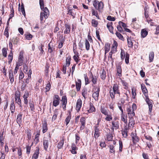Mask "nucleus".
I'll list each match as a JSON object with an SVG mask.
<instances>
[{
	"instance_id": "obj_50",
	"label": "nucleus",
	"mask_w": 159,
	"mask_h": 159,
	"mask_svg": "<svg viewBox=\"0 0 159 159\" xmlns=\"http://www.w3.org/2000/svg\"><path fill=\"white\" fill-rule=\"evenodd\" d=\"M9 30L7 28H6L4 34V35L6 36L7 38H8L9 37V33H8Z\"/></svg>"
},
{
	"instance_id": "obj_33",
	"label": "nucleus",
	"mask_w": 159,
	"mask_h": 159,
	"mask_svg": "<svg viewBox=\"0 0 159 159\" xmlns=\"http://www.w3.org/2000/svg\"><path fill=\"white\" fill-rule=\"evenodd\" d=\"M62 103V106L64 110L66 108V106L67 103V100H61Z\"/></svg>"
},
{
	"instance_id": "obj_31",
	"label": "nucleus",
	"mask_w": 159,
	"mask_h": 159,
	"mask_svg": "<svg viewBox=\"0 0 159 159\" xmlns=\"http://www.w3.org/2000/svg\"><path fill=\"white\" fill-rule=\"evenodd\" d=\"M127 43L128 47L129 48H132L133 46V43L132 42L131 39H129V37L127 38Z\"/></svg>"
},
{
	"instance_id": "obj_23",
	"label": "nucleus",
	"mask_w": 159,
	"mask_h": 159,
	"mask_svg": "<svg viewBox=\"0 0 159 159\" xmlns=\"http://www.w3.org/2000/svg\"><path fill=\"white\" fill-rule=\"evenodd\" d=\"M43 145L44 149L45 150H47L48 146V141L46 140H43Z\"/></svg>"
},
{
	"instance_id": "obj_14",
	"label": "nucleus",
	"mask_w": 159,
	"mask_h": 159,
	"mask_svg": "<svg viewBox=\"0 0 159 159\" xmlns=\"http://www.w3.org/2000/svg\"><path fill=\"white\" fill-rule=\"evenodd\" d=\"M39 154V149H36L33 154L32 159H37L38 158Z\"/></svg>"
},
{
	"instance_id": "obj_4",
	"label": "nucleus",
	"mask_w": 159,
	"mask_h": 159,
	"mask_svg": "<svg viewBox=\"0 0 159 159\" xmlns=\"http://www.w3.org/2000/svg\"><path fill=\"white\" fill-rule=\"evenodd\" d=\"M24 59V52L21 51L19 54L18 61L16 63V64H18L20 66L22 65L23 63Z\"/></svg>"
},
{
	"instance_id": "obj_57",
	"label": "nucleus",
	"mask_w": 159,
	"mask_h": 159,
	"mask_svg": "<svg viewBox=\"0 0 159 159\" xmlns=\"http://www.w3.org/2000/svg\"><path fill=\"white\" fill-rule=\"evenodd\" d=\"M59 103V100H53V104L55 107H57Z\"/></svg>"
},
{
	"instance_id": "obj_47",
	"label": "nucleus",
	"mask_w": 159,
	"mask_h": 159,
	"mask_svg": "<svg viewBox=\"0 0 159 159\" xmlns=\"http://www.w3.org/2000/svg\"><path fill=\"white\" fill-rule=\"evenodd\" d=\"M107 139L108 141H111L112 139V135L110 133L107 134Z\"/></svg>"
},
{
	"instance_id": "obj_29",
	"label": "nucleus",
	"mask_w": 159,
	"mask_h": 159,
	"mask_svg": "<svg viewBox=\"0 0 159 159\" xmlns=\"http://www.w3.org/2000/svg\"><path fill=\"white\" fill-rule=\"evenodd\" d=\"M48 130V127L47 124L46 122L43 124V133H45Z\"/></svg>"
},
{
	"instance_id": "obj_58",
	"label": "nucleus",
	"mask_w": 159,
	"mask_h": 159,
	"mask_svg": "<svg viewBox=\"0 0 159 159\" xmlns=\"http://www.w3.org/2000/svg\"><path fill=\"white\" fill-rule=\"evenodd\" d=\"M30 109L31 111H33L34 110V103L32 102H30Z\"/></svg>"
},
{
	"instance_id": "obj_9",
	"label": "nucleus",
	"mask_w": 159,
	"mask_h": 159,
	"mask_svg": "<svg viewBox=\"0 0 159 159\" xmlns=\"http://www.w3.org/2000/svg\"><path fill=\"white\" fill-rule=\"evenodd\" d=\"M146 101L148 106L149 111L151 113L152 110L153 101L152 100H146Z\"/></svg>"
},
{
	"instance_id": "obj_1",
	"label": "nucleus",
	"mask_w": 159,
	"mask_h": 159,
	"mask_svg": "<svg viewBox=\"0 0 159 159\" xmlns=\"http://www.w3.org/2000/svg\"><path fill=\"white\" fill-rule=\"evenodd\" d=\"M39 0V4L40 5V8L42 10L43 12H41L40 13V20L41 23H43V18L45 19L47 18L49 16V11L47 7H44V3L43 0Z\"/></svg>"
},
{
	"instance_id": "obj_18",
	"label": "nucleus",
	"mask_w": 159,
	"mask_h": 159,
	"mask_svg": "<svg viewBox=\"0 0 159 159\" xmlns=\"http://www.w3.org/2000/svg\"><path fill=\"white\" fill-rule=\"evenodd\" d=\"M95 132L94 134V137L95 138H97L99 135V130L98 128V127L97 126H95Z\"/></svg>"
},
{
	"instance_id": "obj_36",
	"label": "nucleus",
	"mask_w": 159,
	"mask_h": 159,
	"mask_svg": "<svg viewBox=\"0 0 159 159\" xmlns=\"http://www.w3.org/2000/svg\"><path fill=\"white\" fill-rule=\"evenodd\" d=\"M15 106L14 103V101L11 102L10 106V109L11 113H13L15 111Z\"/></svg>"
},
{
	"instance_id": "obj_37",
	"label": "nucleus",
	"mask_w": 159,
	"mask_h": 159,
	"mask_svg": "<svg viewBox=\"0 0 159 159\" xmlns=\"http://www.w3.org/2000/svg\"><path fill=\"white\" fill-rule=\"evenodd\" d=\"M136 90L135 89L133 88L132 89V96L133 99L135 98V96L136 95Z\"/></svg>"
},
{
	"instance_id": "obj_63",
	"label": "nucleus",
	"mask_w": 159,
	"mask_h": 159,
	"mask_svg": "<svg viewBox=\"0 0 159 159\" xmlns=\"http://www.w3.org/2000/svg\"><path fill=\"white\" fill-rule=\"evenodd\" d=\"M25 35L26 39L28 40H30L33 37L32 35L30 34H29L27 35L25 34Z\"/></svg>"
},
{
	"instance_id": "obj_34",
	"label": "nucleus",
	"mask_w": 159,
	"mask_h": 159,
	"mask_svg": "<svg viewBox=\"0 0 159 159\" xmlns=\"http://www.w3.org/2000/svg\"><path fill=\"white\" fill-rule=\"evenodd\" d=\"M92 24L93 26L97 27L98 24V22L95 19H93L92 20Z\"/></svg>"
},
{
	"instance_id": "obj_38",
	"label": "nucleus",
	"mask_w": 159,
	"mask_h": 159,
	"mask_svg": "<svg viewBox=\"0 0 159 159\" xmlns=\"http://www.w3.org/2000/svg\"><path fill=\"white\" fill-rule=\"evenodd\" d=\"M116 36L119 38V39H121L122 40H124V38L123 37V36L120 33L116 31Z\"/></svg>"
},
{
	"instance_id": "obj_16",
	"label": "nucleus",
	"mask_w": 159,
	"mask_h": 159,
	"mask_svg": "<svg viewBox=\"0 0 159 159\" xmlns=\"http://www.w3.org/2000/svg\"><path fill=\"white\" fill-rule=\"evenodd\" d=\"M22 116V114L21 113H20L17 115L16 119V121L17 123L19 125H20V124L22 122L21 119Z\"/></svg>"
},
{
	"instance_id": "obj_24",
	"label": "nucleus",
	"mask_w": 159,
	"mask_h": 159,
	"mask_svg": "<svg viewBox=\"0 0 159 159\" xmlns=\"http://www.w3.org/2000/svg\"><path fill=\"white\" fill-rule=\"evenodd\" d=\"M134 124V118H133V117H130L129 120L128 124L129 127H131V126H133Z\"/></svg>"
},
{
	"instance_id": "obj_28",
	"label": "nucleus",
	"mask_w": 159,
	"mask_h": 159,
	"mask_svg": "<svg viewBox=\"0 0 159 159\" xmlns=\"http://www.w3.org/2000/svg\"><path fill=\"white\" fill-rule=\"evenodd\" d=\"M154 57V53L153 52H150L149 56V59L150 62H152L153 60Z\"/></svg>"
},
{
	"instance_id": "obj_15",
	"label": "nucleus",
	"mask_w": 159,
	"mask_h": 159,
	"mask_svg": "<svg viewBox=\"0 0 159 159\" xmlns=\"http://www.w3.org/2000/svg\"><path fill=\"white\" fill-rule=\"evenodd\" d=\"M55 46L52 45V46L50 45V43L48 44V51L50 53H52V52L55 51Z\"/></svg>"
},
{
	"instance_id": "obj_12",
	"label": "nucleus",
	"mask_w": 159,
	"mask_h": 159,
	"mask_svg": "<svg viewBox=\"0 0 159 159\" xmlns=\"http://www.w3.org/2000/svg\"><path fill=\"white\" fill-rule=\"evenodd\" d=\"M82 94L83 96L84 97V99L87 98V89L85 88H84L82 90Z\"/></svg>"
},
{
	"instance_id": "obj_48",
	"label": "nucleus",
	"mask_w": 159,
	"mask_h": 159,
	"mask_svg": "<svg viewBox=\"0 0 159 159\" xmlns=\"http://www.w3.org/2000/svg\"><path fill=\"white\" fill-rule=\"evenodd\" d=\"M2 53L3 56L4 57H6L7 56V50L6 48H4L2 49Z\"/></svg>"
},
{
	"instance_id": "obj_52",
	"label": "nucleus",
	"mask_w": 159,
	"mask_h": 159,
	"mask_svg": "<svg viewBox=\"0 0 159 159\" xmlns=\"http://www.w3.org/2000/svg\"><path fill=\"white\" fill-rule=\"evenodd\" d=\"M71 118V116L70 114L69 116H68L65 119V121L66 122V125H67L70 122Z\"/></svg>"
},
{
	"instance_id": "obj_20",
	"label": "nucleus",
	"mask_w": 159,
	"mask_h": 159,
	"mask_svg": "<svg viewBox=\"0 0 159 159\" xmlns=\"http://www.w3.org/2000/svg\"><path fill=\"white\" fill-rule=\"evenodd\" d=\"M9 79L10 80L11 83H12L14 81L13 75L11 70L10 71H9Z\"/></svg>"
},
{
	"instance_id": "obj_44",
	"label": "nucleus",
	"mask_w": 159,
	"mask_h": 159,
	"mask_svg": "<svg viewBox=\"0 0 159 159\" xmlns=\"http://www.w3.org/2000/svg\"><path fill=\"white\" fill-rule=\"evenodd\" d=\"M80 122L82 126H84L85 123V118L84 117L81 118L80 119Z\"/></svg>"
},
{
	"instance_id": "obj_39",
	"label": "nucleus",
	"mask_w": 159,
	"mask_h": 159,
	"mask_svg": "<svg viewBox=\"0 0 159 159\" xmlns=\"http://www.w3.org/2000/svg\"><path fill=\"white\" fill-rule=\"evenodd\" d=\"M106 72L104 70H103L102 72L101 75V78L102 80H105L106 77Z\"/></svg>"
},
{
	"instance_id": "obj_2",
	"label": "nucleus",
	"mask_w": 159,
	"mask_h": 159,
	"mask_svg": "<svg viewBox=\"0 0 159 159\" xmlns=\"http://www.w3.org/2000/svg\"><path fill=\"white\" fill-rule=\"evenodd\" d=\"M93 5L95 9L98 10L99 11H101L104 7V4L103 2L100 1L99 2L97 0H94L93 3Z\"/></svg>"
},
{
	"instance_id": "obj_51",
	"label": "nucleus",
	"mask_w": 159,
	"mask_h": 159,
	"mask_svg": "<svg viewBox=\"0 0 159 159\" xmlns=\"http://www.w3.org/2000/svg\"><path fill=\"white\" fill-rule=\"evenodd\" d=\"M44 47V46L42 44H41V45L39 46L38 48L39 49V50L40 51V55H42V54H43L44 51L43 49V47Z\"/></svg>"
},
{
	"instance_id": "obj_26",
	"label": "nucleus",
	"mask_w": 159,
	"mask_h": 159,
	"mask_svg": "<svg viewBox=\"0 0 159 159\" xmlns=\"http://www.w3.org/2000/svg\"><path fill=\"white\" fill-rule=\"evenodd\" d=\"M32 74V71L31 69H30L28 71V78L26 79L25 80V82L27 84H28L29 83V80L31 78V75Z\"/></svg>"
},
{
	"instance_id": "obj_19",
	"label": "nucleus",
	"mask_w": 159,
	"mask_h": 159,
	"mask_svg": "<svg viewBox=\"0 0 159 159\" xmlns=\"http://www.w3.org/2000/svg\"><path fill=\"white\" fill-rule=\"evenodd\" d=\"M58 110L55 109L54 111V114L52 118V121H54L56 120L57 115H58Z\"/></svg>"
},
{
	"instance_id": "obj_61",
	"label": "nucleus",
	"mask_w": 159,
	"mask_h": 159,
	"mask_svg": "<svg viewBox=\"0 0 159 159\" xmlns=\"http://www.w3.org/2000/svg\"><path fill=\"white\" fill-rule=\"evenodd\" d=\"M31 150V146L29 145L26 146V153L29 155L30 154Z\"/></svg>"
},
{
	"instance_id": "obj_62",
	"label": "nucleus",
	"mask_w": 159,
	"mask_h": 159,
	"mask_svg": "<svg viewBox=\"0 0 159 159\" xmlns=\"http://www.w3.org/2000/svg\"><path fill=\"white\" fill-rule=\"evenodd\" d=\"M112 125L113 127L118 128L119 127V124L117 122H115L114 121L112 122Z\"/></svg>"
},
{
	"instance_id": "obj_7",
	"label": "nucleus",
	"mask_w": 159,
	"mask_h": 159,
	"mask_svg": "<svg viewBox=\"0 0 159 159\" xmlns=\"http://www.w3.org/2000/svg\"><path fill=\"white\" fill-rule=\"evenodd\" d=\"M89 79H91V81H92L93 84H96L97 83V77L96 76H94L91 72L89 74Z\"/></svg>"
},
{
	"instance_id": "obj_64",
	"label": "nucleus",
	"mask_w": 159,
	"mask_h": 159,
	"mask_svg": "<svg viewBox=\"0 0 159 159\" xmlns=\"http://www.w3.org/2000/svg\"><path fill=\"white\" fill-rule=\"evenodd\" d=\"M107 19L111 21H114L115 20V17H112L110 16H107Z\"/></svg>"
},
{
	"instance_id": "obj_56",
	"label": "nucleus",
	"mask_w": 159,
	"mask_h": 159,
	"mask_svg": "<svg viewBox=\"0 0 159 159\" xmlns=\"http://www.w3.org/2000/svg\"><path fill=\"white\" fill-rule=\"evenodd\" d=\"M73 58L74 60L76 62V63H78V61H79V60H80V59H79V56L77 55V56H76V55H75L73 56Z\"/></svg>"
},
{
	"instance_id": "obj_6",
	"label": "nucleus",
	"mask_w": 159,
	"mask_h": 159,
	"mask_svg": "<svg viewBox=\"0 0 159 159\" xmlns=\"http://www.w3.org/2000/svg\"><path fill=\"white\" fill-rule=\"evenodd\" d=\"M134 110L132 109L131 107L129 106L127 108V111L129 117H132L135 115Z\"/></svg>"
},
{
	"instance_id": "obj_49",
	"label": "nucleus",
	"mask_w": 159,
	"mask_h": 159,
	"mask_svg": "<svg viewBox=\"0 0 159 159\" xmlns=\"http://www.w3.org/2000/svg\"><path fill=\"white\" fill-rule=\"evenodd\" d=\"M74 11H75V10L74 9H69L68 11V14L70 15L74 16L75 15L74 13L73 12Z\"/></svg>"
},
{
	"instance_id": "obj_54",
	"label": "nucleus",
	"mask_w": 159,
	"mask_h": 159,
	"mask_svg": "<svg viewBox=\"0 0 159 159\" xmlns=\"http://www.w3.org/2000/svg\"><path fill=\"white\" fill-rule=\"evenodd\" d=\"M110 95L112 99L114 98L115 94L116 93L113 90H111L110 91Z\"/></svg>"
},
{
	"instance_id": "obj_17",
	"label": "nucleus",
	"mask_w": 159,
	"mask_h": 159,
	"mask_svg": "<svg viewBox=\"0 0 159 159\" xmlns=\"http://www.w3.org/2000/svg\"><path fill=\"white\" fill-rule=\"evenodd\" d=\"M105 49V54H106V53L108 52L110 49V44L108 43H106L105 44L104 47Z\"/></svg>"
},
{
	"instance_id": "obj_59",
	"label": "nucleus",
	"mask_w": 159,
	"mask_h": 159,
	"mask_svg": "<svg viewBox=\"0 0 159 159\" xmlns=\"http://www.w3.org/2000/svg\"><path fill=\"white\" fill-rule=\"evenodd\" d=\"M129 54L128 53H126L125 55V62L127 64H128L129 63Z\"/></svg>"
},
{
	"instance_id": "obj_25",
	"label": "nucleus",
	"mask_w": 159,
	"mask_h": 159,
	"mask_svg": "<svg viewBox=\"0 0 159 159\" xmlns=\"http://www.w3.org/2000/svg\"><path fill=\"white\" fill-rule=\"evenodd\" d=\"M101 112L105 115H106L107 116H108V111L105 109L104 107H102L101 106Z\"/></svg>"
},
{
	"instance_id": "obj_55",
	"label": "nucleus",
	"mask_w": 159,
	"mask_h": 159,
	"mask_svg": "<svg viewBox=\"0 0 159 159\" xmlns=\"http://www.w3.org/2000/svg\"><path fill=\"white\" fill-rule=\"evenodd\" d=\"M85 80V84L87 85L90 83V81H89V78L86 75H84Z\"/></svg>"
},
{
	"instance_id": "obj_10",
	"label": "nucleus",
	"mask_w": 159,
	"mask_h": 159,
	"mask_svg": "<svg viewBox=\"0 0 159 159\" xmlns=\"http://www.w3.org/2000/svg\"><path fill=\"white\" fill-rule=\"evenodd\" d=\"M78 81L76 82V88L77 91H79L80 89L81 82L80 80L78 79Z\"/></svg>"
},
{
	"instance_id": "obj_3",
	"label": "nucleus",
	"mask_w": 159,
	"mask_h": 159,
	"mask_svg": "<svg viewBox=\"0 0 159 159\" xmlns=\"http://www.w3.org/2000/svg\"><path fill=\"white\" fill-rule=\"evenodd\" d=\"M94 92L93 94V97L95 99H98L99 96V92L100 91V87L99 86H94Z\"/></svg>"
},
{
	"instance_id": "obj_53",
	"label": "nucleus",
	"mask_w": 159,
	"mask_h": 159,
	"mask_svg": "<svg viewBox=\"0 0 159 159\" xmlns=\"http://www.w3.org/2000/svg\"><path fill=\"white\" fill-rule=\"evenodd\" d=\"M16 149H18V155L19 156H21L22 155V150L21 148L16 147Z\"/></svg>"
},
{
	"instance_id": "obj_27",
	"label": "nucleus",
	"mask_w": 159,
	"mask_h": 159,
	"mask_svg": "<svg viewBox=\"0 0 159 159\" xmlns=\"http://www.w3.org/2000/svg\"><path fill=\"white\" fill-rule=\"evenodd\" d=\"M148 32L145 29H142L141 31V36L143 38H144L147 35Z\"/></svg>"
},
{
	"instance_id": "obj_42",
	"label": "nucleus",
	"mask_w": 159,
	"mask_h": 159,
	"mask_svg": "<svg viewBox=\"0 0 159 159\" xmlns=\"http://www.w3.org/2000/svg\"><path fill=\"white\" fill-rule=\"evenodd\" d=\"M21 11L22 14L24 16H25V8L24 7V5L23 3H22L21 7Z\"/></svg>"
},
{
	"instance_id": "obj_5",
	"label": "nucleus",
	"mask_w": 159,
	"mask_h": 159,
	"mask_svg": "<svg viewBox=\"0 0 159 159\" xmlns=\"http://www.w3.org/2000/svg\"><path fill=\"white\" fill-rule=\"evenodd\" d=\"M141 88L143 93H144L145 96L146 97L145 99H149L148 96V94L147 93H148V90L145 85L144 84H141Z\"/></svg>"
},
{
	"instance_id": "obj_40",
	"label": "nucleus",
	"mask_w": 159,
	"mask_h": 159,
	"mask_svg": "<svg viewBox=\"0 0 159 159\" xmlns=\"http://www.w3.org/2000/svg\"><path fill=\"white\" fill-rule=\"evenodd\" d=\"M27 138L28 140H30L31 139V133L30 130H28L27 132Z\"/></svg>"
},
{
	"instance_id": "obj_41",
	"label": "nucleus",
	"mask_w": 159,
	"mask_h": 159,
	"mask_svg": "<svg viewBox=\"0 0 159 159\" xmlns=\"http://www.w3.org/2000/svg\"><path fill=\"white\" fill-rule=\"evenodd\" d=\"M85 47L87 50L88 51L89 49L90 44L88 40L86 39L85 40Z\"/></svg>"
},
{
	"instance_id": "obj_21",
	"label": "nucleus",
	"mask_w": 159,
	"mask_h": 159,
	"mask_svg": "<svg viewBox=\"0 0 159 159\" xmlns=\"http://www.w3.org/2000/svg\"><path fill=\"white\" fill-rule=\"evenodd\" d=\"M132 138L134 143H136L139 141V138L137 136L136 134H133V136H132Z\"/></svg>"
},
{
	"instance_id": "obj_32",
	"label": "nucleus",
	"mask_w": 159,
	"mask_h": 159,
	"mask_svg": "<svg viewBox=\"0 0 159 159\" xmlns=\"http://www.w3.org/2000/svg\"><path fill=\"white\" fill-rule=\"evenodd\" d=\"M116 69L117 70V73L118 74V75L120 76V75L121 74L122 70L120 65H119L116 66Z\"/></svg>"
},
{
	"instance_id": "obj_45",
	"label": "nucleus",
	"mask_w": 159,
	"mask_h": 159,
	"mask_svg": "<svg viewBox=\"0 0 159 159\" xmlns=\"http://www.w3.org/2000/svg\"><path fill=\"white\" fill-rule=\"evenodd\" d=\"M64 144V140L62 139L60 141L59 143L57 146V147L58 148H61L63 146Z\"/></svg>"
},
{
	"instance_id": "obj_60",
	"label": "nucleus",
	"mask_w": 159,
	"mask_h": 159,
	"mask_svg": "<svg viewBox=\"0 0 159 159\" xmlns=\"http://www.w3.org/2000/svg\"><path fill=\"white\" fill-rule=\"evenodd\" d=\"M119 151L120 152H121L122 151V148L123 147V144L121 140L119 141Z\"/></svg>"
},
{
	"instance_id": "obj_8",
	"label": "nucleus",
	"mask_w": 159,
	"mask_h": 159,
	"mask_svg": "<svg viewBox=\"0 0 159 159\" xmlns=\"http://www.w3.org/2000/svg\"><path fill=\"white\" fill-rule=\"evenodd\" d=\"M65 30L64 31V34H69L70 32L71 27L70 25L66 24L65 25Z\"/></svg>"
},
{
	"instance_id": "obj_13",
	"label": "nucleus",
	"mask_w": 159,
	"mask_h": 159,
	"mask_svg": "<svg viewBox=\"0 0 159 159\" xmlns=\"http://www.w3.org/2000/svg\"><path fill=\"white\" fill-rule=\"evenodd\" d=\"M113 89V90L116 93V94H119L120 92L118 86L117 84H114Z\"/></svg>"
},
{
	"instance_id": "obj_35",
	"label": "nucleus",
	"mask_w": 159,
	"mask_h": 159,
	"mask_svg": "<svg viewBox=\"0 0 159 159\" xmlns=\"http://www.w3.org/2000/svg\"><path fill=\"white\" fill-rule=\"evenodd\" d=\"M28 66H27V65L25 64H24L23 66V71L25 73L27 74L28 75Z\"/></svg>"
},
{
	"instance_id": "obj_30",
	"label": "nucleus",
	"mask_w": 159,
	"mask_h": 159,
	"mask_svg": "<svg viewBox=\"0 0 159 159\" xmlns=\"http://www.w3.org/2000/svg\"><path fill=\"white\" fill-rule=\"evenodd\" d=\"M71 57L70 56H68L66 59V64L65 65L67 66H69L70 63Z\"/></svg>"
},
{
	"instance_id": "obj_43",
	"label": "nucleus",
	"mask_w": 159,
	"mask_h": 159,
	"mask_svg": "<svg viewBox=\"0 0 159 159\" xmlns=\"http://www.w3.org/2000/svg\"><path fill=\"white\" fill-rule=\"evenodd\" d=\"M123 136L125 138L127 136V128H125L122 132Z\"/></svg>"
},
{
	"instance_id": "obj_22",
	"label": "nucleus",
	"mask_w": 159,
	"mask_h": 159,
	"mask_svg": "<svg viewBox=\"0 0 159 159\" xmlns=\"http://www.w3.org/2000/svg\"><path fill=\"white\" fill-rule=\"evenodd\" d=\"M10 40L14 44L16 45L19 42V39L17 37H14L11 40Z\"/></svg>"
},
{
	"instance_id": "obj_46",
	"label": "nucleus",
	"mask_w": 159,
	"mask_h": 159,
	"mask_svg": "<svg viewBox=\"0 0 159 159\" xmlns=\"http://www.w3.org/2000/svg\"><path fill=\"white\" fill-rule=\"evenodd\" d=\"M110 152L111 153H115V151L114 146L113 145H110L109 146Z\"/></svg>"
},
{
	"instance_id": "obj_11",
	"label": "nucleus",
	"mask_w": 159,
	"mask_h": 159,
	"mask_svg": "<svg viewBox=\"0 0 159 159\" xmlns=\"http://www.w3.org/2000/svg\"><path fill=\"white\" fill-rule=\"evenodd\" d=\"M82 101L81 100H78L76 105V110L79 111L81 107Z\"/></svg>"
}]
</instances>
